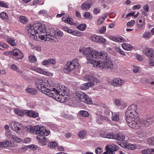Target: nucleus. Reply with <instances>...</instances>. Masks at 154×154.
I'll list each match as a JSON object with an SVG mask.
<instances>
[{
  "instance_id": "1",
  "label": "nucleus",
  "mask_w": 154,
  "mask_h": 154,
  "mask_svg": "<svg viewBox=\"0 0 154 154\" xmlns=\"http://www.w3.org/2000/svg\"><path fill=\"white\" fill-rule=\"evenodd\" d=\"M44 79H38L36 80L35 84L37 87L39 89L40 91L49 97H52L58 102L62 103L64 101V95H65L64 92L63 94L60 93L61 90L60 88H54L52 90H50L45 87Z\"/></svg>"
},
{
  "instance_id": "2",
  "label": "nucleus",
  "mask_w": 154,
  "mask_h": 154,
  "mask_svg": "<svg viewBox=\"0 0 154 154\" xmlns=\"http://www.w3.org/2000/svg\"><path fill=\"white\" fill-rule=\"evenodd\" d=\"M79 52L85 55L87 60L89 61V63L91 64V61L95 60L93 58H96L98 57L100 59L105 60L109 58L107 53L104 51H100V52L96 50H93L90 47L85 48L81 47L79 49Z\"/></svg>"
},
{
  "instance_id": "3",
  "label": "nucleus",
  "mask_w": 154,
  "mask_h": 154,
  "mask_svg": "<svg viewBox=\"0 0 154 154\" xmlns=\"http://www.w3.org/2000/svg\"><path fill=\"white\" fill-rule=\"evenodd\" d=\"M49 30L50 32H47L46 30L45 32V34L44 35H38V38L45 41H49L52 39L53 34L54 35L59 37H61L63 35V32L57 28H51Z\"/></svg>"
},
{
  "instance_id": "4",
  "label": "nucleus",
  "mask_w": 154,
  "mask_h": 154,
  "mask_svg": "<svg viewBox=\"0 0 154 154\" xmlns=\"http://www.w3.org/2000/svg\"><path fill=\"white\" fill-rule=\"evenodd\" d=\"M28 32L32 35H35L37 36V34L41 32L45 34L46 27L44 25H42L40 23H36L32 25H30L28 27Z\"/></svg>"
},
{
  "instance_id": "5",
  "label": "nucleus",
  "mask_w": 154,
  "mask_h": 154,
  "mask_svg": "<svg viewBox=\"0 0 154 154\" xmlns=\"http://www.w3.org/2000/svg\"><path fill=\"white\" fill-rule=\"evenodd\" d=\"M91 62L93 66L101 69H112L113 67L112 62L109 58L104 61L92 60Z\"/></svg>"
},
{
  "instance_id": "6",
  "label": "nucleus",
  "mask_w": 154,
  "mask_h": 154,
  "mask_svg": "<svg viewBox=\"0 0 154 154\" xmlns=\"http://www.w3.org/2000/svg\"><path fill=\"white\" fill-rule=\"evenodd\" d=\"M27 130L29 132L35 134L47 135L50 133V131L46 129L45 127H41L38 125L30 127Z\"/></svg>"
},
{
  "instance_id": "7",
  "label": "nucleus",
  "mask_w": 154,
  "mask_h": 154,
  "mask_svg": "<svg viewBox=\"0 0 154 154\" xmlns=\"http://www.w3.org/2000/svg\"><path fill=\"white\" fill-rule=\"evenodd\" d=\"M79 65L78 59H74L72 61L67 62V64L65 65L63 71L66 74H68L70 72L77 68Z\"/></svg>"
},
{
  "instance_id": "8",
  "label": "nucleus",
  "mask_w": 154,
  "mask_h": 154,
  "mask_svg": "<svg viewBox=\"0 0 154 154\" xmlns=\"http://www.w3.org/2000/svg\"><path fill=\"white\" fill-rule=\"evenodd\" d=\"M126 119L128 125L131 128L135 129L141 128V126L143 125L140 123L141 119L137 117L134 118H127Z\"/></svg>"
},
{
  "instance_id": "9",
  "label": "nucleus",
  "mask_w": 154,
  "mask_h": 154,
  "mask_svg": "<svg viewBox=\"0 0 154 154\" xmlns=\"http://www.w3.org/2000/svg\"><path fill=\"white\" fill-rule=\"evenodd\" d=\"M9 125L11 129L18 134L22 135L23 134V131L21 130L22 125L20 123L12 121L9 122Z\"/></svg>"
},
{
  "instance_id": "10",
  "label": "nucleus",
  "mask_w": 154,
  "mask_h": 154,
  "mask_svg": "<svg viewBox=\"0 0 154 154\" xmlns=\"http://www.w3.org/2000/svg\"><path fill=\"white\" fill-rule=\"evenodd\" d=\"M76 95L77 97L82 102L88 104L92 103V102L91 99L83 92L77 91L76 92Z\"/></svg>"
},
{
  "instance_id": "11",
  "label": "nucleus",
  "mask_w": 154,
  "mask_h": 154,
  "mask_svg": "<svg viewBox=\"0 0 154 154\" xmlns=\"http://www.w3.org/2000/svg\"><path fill=\"white\" fill-rule=\"evenodd\" d=\"M102 137L109 139L118 140L120 141H125V137L124 135L121 134H115L114 133H105L103 134Z\"/></svg>"
},
{
  "instance_id": "12",
  "label": "nucleus",
  "mask_w": 154,
  "mask_h": 154,
  "mask_svg": "<svg viewBox=\"0 0 154 154\" xmlns=\"http://www.w3.org/2000/svg\"><path fill=\"white\" fill-rule=\"evenodd\" d=\"M119 148L118 146L114 144H109L105 147V152H103L104 154H114V152L118 150Z\"/></svg>"
},
{
  "instance_id": "13",
  "label": "nucleus",
  "mask_w": 154,
  "mask_h": 154,
  "mask_svg": "<svg viewBox=\"0 0 154 154\" xmlns=\"http://www.w3.org/2000/svg\"><path fill=\"white\" fill-rule=\"evenodd\" d=\"M10 52L11 55L14 58H15L17 60L22 59L23 57V53L19 49H14Z\"/></svg>"
},
{
  "instance_id": "14",
  "label": "nucleus",
  "mask_w": 154,
  "mask_h": 154,
  "mask_svg": "<svg viewBox=\"0 0 154 154\" xmlns=\"http://www.w3.org/2000/svg\"><path fill=\"white\" fill-rule=\"evenodd\" d=\"M154 118H153L146 119L144 120L141 119L140 123L143 125L141 126V129L143 128L144 126L148 127L152 125L154 123Z\"/></svg>"
},
{
  "instance_id": "15",
  "label": "nucleus",
  "mask_w": 154,
  "mask_h": 154,
  "mask_svg": "<svg viewBox=\"0 0 154 154\" xmlns=\"http://www.w3.org/2000/svg\"><path fill=\"white\" fill-rule=\"evenodd\" d=\"M110 84L114 87H119L123 85L125 82L124 80L119 78L114 79L110 81Z\"/></svg>"
},
{
  "instance_id": "16",
  "label": "nucleus",
  "mask_w": 154,
  "mask_h": 154,
  "mask_svg": "<svg viewBox=\"0 0 154 154\" xmlns=\"http://www.w3.org/2000/svg\"><path fill=\"white\" fill-rule=\"evenodd\" d=\"M143 52L148 57L149 59L154 57V50L151 48H145L143 50Z\"/></svg>"
},
{
  "instance_id": "17",
  "label": "nucleus",
  "mask_w": 154,
  "mask_h": 154,
  "mask_svg": "<svg viewBox=\"0 0 154 154\" xmlns=\"http://www.w3.org/2000/svg\"><path fill=\"white\" fill-rule=\"evenodd\" d=\"M90 39L94 42L102 43L105 42L106 40L105 38L95 35L91 36Z\"/></svg>"
},
{
  "instance_id": "18",
  "label": "nucleus",
  "mask_w": 154,
  "mask_h": 154,
  "mask_svg": "<svg viewBox=\"0 0 154 154\" xmlns=\"http://www.w3.org/2000/svg\"><path fill=\"white\" fill-rule=\"evenodd\" d=\"M47 135H38L37 137V139L39 141V143L42 146H44L46 145L48 141L45 137Z\"/></svg>"
},
{
  "instance_id": "19",
  "label": "nucleus",
  "mask_w": 154,
  "mask_h": 154,
  "mask_svg": "<svg viewBox=\"0 0 154 154\" xmlns=\"http://www.w3.org/2000/svg\"><path fill=\"white\" fill-rule=\"evenodd\" d=\"M84 79L85 81H93L97 83L99 82H100L98 79L95 78L93 75L90 74L85 75L84 76Z\"/></svg>"
},
{
  "instance_id": "20",
  "label": "nucleus",
  "mask_w": 154,
  "mask_h": 154,
  "mask_svg": "<svg viewBox=\"0 0 154 154\" xmlns=\"http://www.w3.org/2000/svg\"><path fill=\"white\" fill-rule=\"evenodd\" d=\"M99 112H97V122L100 124L102 123V121L103 120H106L107 121L109 120L108 118L103 116L101 114H100Z\"/></svg>"
},
{
  "instance_id": "21",
  "label": "nucleus",
  "mask_w": 154,
  "mask_h": 154,
  "mask_svg": "<svg viewBox=\"0 0 154 154\" xmlns=\"http://www.w3.org/2000/svg\"><path fill=\"white\" fill-rule=\"evenodd\" d=\"M137 28L141 30H143V26L145 24V20L138 18L137 21Z\"/></svg>"
},
{
  "instance_id": "22",
  "label": "nucleus",
  "mask_w": 154,
  "mask_h": 154,
  "mask_svg": "<svg viewBox=\"0 0 154 154\" xmlns=\"http://www.w3.org/2000/svg\"><path fill=\"white\" fill-rule=\"evenodd\" d=\"M137 112H134L127 110L125 113V116L126 119L127 118H134L137 116Z\"/></svg>"
},
{
  "instance_id": "23",
  "label": "nucleus",
  "mask_w": 154,
  "mask_h": 154,
  "mask_svg": "<svg viewBox=\"0 0 154 154\" xmlns=\"http://www.w3.org/2000/svg\"><path fill=\"white\" fill-rule=\"evenodd\" d=\"M94 84L93 82H88L80 86L81 90H86L88 89L90 87L94 86Z\"/></svg>"
},
{
  "instance_id": "24",
  "label": "nucleus",
  "mask_w": 154,
  "mask_h": 154,
  "mask_svg": "<svg viewBox=\"0 0 154 154\" xmlns=\"http://www.w3.org/2000/svg\"><path fill=\"white\" fill-rule=\"evenodd\" d=\"M91 6V5L89 2L86 1L82 4L81 8L82 10L87 11L90 8Z\"/></svg>"
},
{
  "instance_id": "25",
  "label": "nucleus",
  "mask_w": 154,
  "mask_h": 154,
  "mask_svg": "<svg viewBox=\"0 0 154 154\" xmlns=\"http://www.w3.org/2000/svg\"><path fill=\"white\" fill-rule=\"evenodd\" d=\"M122 48L125 50L127 51L132 50L133 48V46L131 45L126 43H124L122 45Z\"/></svg>"
},
{
  "instance_id": "26",
  "label": "nucleus",
  "mask_w": 154,
  "mask_h": 154,
  "mask_svg": "<svg viewBox=\"0 0 154 154\" xmlns=\"http://www.w3.org/2000/svg\"><path fill=\"white\" fill-rule=\"evenodd\" d=\"M0 146L1 147L12 146V143L7 140H5L0 142Z\"/></svg>"
},
{
  "instance_id": "27",
  "label": "nucleus",
  "mask_w": 154,
  "mask_h": 154,
  "mask_svg": "<svg viewBox=\"0 0 154 154\" xmlns=\"http://www.w3.org/2000/svg\"><path fill=\"white\" fill-rule=\"evenodd\" d=\"M109 39L117 42H123L125 41V39L124 38L121 36L116 38L112 36H111L109 37Z\"/></svg>"
},
{
  "instance_id": "28",
  "label": "nucleus",
  "mask_w": 154,
  "mask_h": 154,
  "mask_svg": "<svg viewBox=\"0 0 154 154\" xmlns=\"http://www.w3.org/2000/svg\"><path fill=\"white\" fill-rule=\"evenodd\" d=\"M6 41L12 46H15L16 45L15 41L13 37H11L9 36L8 38H7Z\"/></svg>"
},
{
  "instance_id": "29",
  "label": "nucleus",
  "mask_w": 154,
  "mask_h": 154,
  "mask_svg": "<svg viewBox=\"0 0 154 154\" xmlns=\"http://www.w3.org/2000/svg\"><path fill=\"white\" fill-rule=\"evenodd\" d=\"M141 152L143 154H154V148H149L143 150Z\"/></svg>"
},
{
  "instance_id": "30",
  "label": "nucleus",
  "mask_w": 154,
  "mask_h": 154,
  "mask_svg": "<svg viewBox=\"0 0 154 154\" xmlns=\"http://www.w3.org/2000/svg\"><path fill=\"white\" fill-rule=\"evenodd\" d=\"M137 105L136 104H133L130 106L127 110L134 112H137Z\"/></svg>"
},
{
  "instance_id": "31",
  "label": "nucleus",
  "mask_w": 154,
  "mask_h": 154,
  "mask_svg": "<svg viewBox=\"0 0 154 154\" xmlns=\"http://www.w3.org/2000/svg\"><path fill=\"white\" fill-rule=\"evenodd\" d=\"M15 113L17 114L20 116H23L24 114L23 111L18 109H16L14 110Z\"/></svg>"
},
{
  "instance_id": "32",
  "label": "nucleus",
  "mask_w": 154,
  "mask_h": 154,
  "mask_svg": "<svg viewBox=\"0 0 154 154\" xmlns=\"http://www.w3.org/2000/svg\"><path fill=\"white\" fill-rule=\"evenodd\" d=\"M112 119L114 122L118 121L119 119V115L116 113H112Z\"/></svg>"
},
{
  "instance_id": "33",
  "label": "nucleus",
  "mask_w": 154,
  "mask_h": 154,
  "mask_svg": "<svg viewBox=\"0 0 154 154\" xmlns=\"http://www.w3.org/2000/svg\"><path fill=\"white\" fill-rule=\"evenodd\" d=\"M71 34L77 36H82L83 35V34L82 32L73 30H72Z\"/></svg>"
},
{
  "instance_id": "34",
  "label": "nucleus",
  "mask_w": 154,
  "mask_h": 154,
  "mask_svg": "<svg viewBox=\"0 0 154 154\" xmlns=\"http://www.w3.org/2000/svg\"><path fill=\"white\" fill-rule=\"evenodd\" d=\"M31 69L42 74L43 70L40 68H37L35 66L32 67L31 68Z\"/></svg>"
},
{
  "instance_id": "35",
  "label": "nucleus",
  "mask_w": 154,
  "mask_h": 154,
  "mask_svg": "<svg viewBox=\"0 0 154 154\" xmlns=\"http://www.w3.org/2000/svg\"><path fill=\"white\" fill-rule=\"evenodd\" d=\"M126 148L130 150H134L136 149L137 146L135 144L129 143V145H126Z\"/></svg>"
},
{
  "instance_id": "36",
  "label": "nucleus",
  "mask_w": 154,
  "mask_h": 154,
  "mask_svg": "<svg viewBox=\"0 0 154 154\" xmlns=\"http://www.w3.org/2000/svg\"><path fill=\"white\" fill-rule=\"evenodd\" d=\"M19 20L20 22L23 24H25L28 22L27 19L24 16H20L19 17Z\"/></svg>"
},
{
  "instance_id": "37",
  "label": "nucleus",
  "mask_w": 154,
  "mask_h": 154,
  "mask_svg": "<svg viewBox=\"0 0 154 154\" xmlns=\"http://www.w3.org/2000/svg\"><path fill=\"white\" fill-rule=\"evenodd\" d=\"M148 143L150 146H154V137H152L147 139Z\"/></svg>"
},
{
  "instance_id": "38",
  "label": "nucleus",
  "mask_w": 154,
  "mask_h": 154,
  "mask_svg": "<svg viewBox=\"0 0 154 154\" xmlns=\"http://www.w3.org/2000/svg\"><path fill=\"white\" fill-rule=\"evenodd\" d=\"M151 36L150 32L148 31L144 32L142 35V37L145 39L149 38Z\"/></svg>"
},
{
  "instance_id": "39",
  "label": "nucleus",
  "mask_w": 154,
  "mask_h": 154,
  "mask_svg": "<svg viewBox=\"0 0 154 154\" xmlns=\"http://www.w3.org/2000/svg\"><path fill=\"white\" fill-rule=\"evenodd\" d=\"M86 26V24H81L79 25L77 28L80 30L83 31L85 29Z\"/></svg>"
},
{
  "instance_id": "40",
  "label": "nucleus",
  "mask_w": 154,
  "mask_h": 154,
  "mask_svg": "<svg viewBox=\"0 0 154 154\" xmlns=\"http://www.w3.org/2000/svg\"><path fill=\"white\" fill-rule=\"evenodd\" d=\"M11 138L14 142L17 143H19L22 141L21 139L15 135H12Z\"/></svg>"
},
{
  "instance_id": "41",
  "label": "nucleus",
  "mask_w": 154,
  "mask_h": 154,
  "mask_svg": "<svg viewBox=\"0 0 154 154\" xmlns=\"http://www.w3.org/2000/svg\"><path fill=\"white\" fill-rule=\"evenodd\" d=\"M87 134L86 131L85 130H82L80 131L79 134L78 136L81 138H83L86 136Z\"/></svg>"
},
{
  "instance_id": "42",
  "label": "nucleus",
  "mask_w": 154,
  "mask_h": 154,
  "mask_svg": "<svg viewBox=\"0 0 154 154\" xmlns=\"http://www.w3.org/2000/svg\"><path fill=\"white\" fill-rule=\"evenodd\" d=\"M38 14L41 15L46 16L48 14V12L46 10L42 9L39 11Z\"/></svg>"
},
{
  "instance_id": "43",
  "label": "nucleus",
  "mask_w": 154,
  "mask_h": 154,
  "mask_svg": "<svg viewBox=\"0 0 154 154\" xmlns=\"http://www.w3.org/2000/svg\"><path fill=\"white\" fill-rule=\"evenodd\" d=\"M26 91L29 93H31L33 95H35L37 93V91L31 88H28L26 89Z\"/></svg>"
},
{
  "instance_id": "44",
  "label": "nucleus",
  "mask_w": 154,
  "mask_h": 154,
  "mask_svg": "<svg viewBox=\"0 0 154 154\" xmlns=\"http://www.w3.org/2000/svg\"><path fill=\"white\" fill-rule=\"evenodd\" d=\"M58 145V143L56 142H51L48 144V146L51 148H54Z\"/></svg>"
},
{
  "instance_id": "45",
  "label": "nucleus",
  "mask_w": 154,
  "mask_h": 154,
  "mask_svg": "<svg viewBox=\"0 0 154 154\" xmlns=\"http://www.w3.org/2000/svg\"><path fill=\"white\" fill-rule=\"evenodd\" d=\"M80 116L85 117H87L89 116V114L87 111L82 110L80 112Z\"/></svg>"
},
{
  "instance_id": "46",
  "label": "nucleus",
  "mask_w": 154,
  "mask_h": 154,
  "mask_svg": "<svg viewBox=\"0 0 154 154\" xmlns=\"http://www.w3.org/2000/svg\"><path fill=\"white\" fill-rule=\"evenodd\" d=\"M8 4V3L5 2H4L2 1H0V6L5 8H9Z\"/></svg>"
},
{
  "instance_id": "47",
  "label": "nucleus",
  "mask_w": 154,
  "mask_h": 154,
  "mask_svg": "<svg viewBox=\"0 0 154 154\" xmlns=\"http://www.w3.org/2000/svg\"><path fill=\"white\" fill-rule=\"evenodd\" d=\"M42 74H43L45 75L50 76H52L53 75V74L52 73H51L45 69L43 70Z\"/></svg>"
},
{
  "instance_id": "48",
  "label": "nucleus",
  "mask_w": 154,
  "mask_h": 154,
  "mask_svg": "<svg viewBox=\"0 0 154 154\" xmlns=\"http://www.w3.org/2000/svg\"><path fill=\"white\" fill-rule=\"evenodd\" d=\"M69 16L68 17H66V18L64 17H63L62 18V20L66 22H67L70 24H72V21L71 19L70 18H69Z\"/></svg>"
},
{
  "instance_id": "49",
  "label": "nucleus",
  "mask_w": 154,
  "mask_h": 154,
  "mask_svg": "<svg viewBox=\"0 0 154 154\" xmlns=\"http://www.w3.org/2000/svg\"><path fill=\"white\" fill-rule=\"evenodd\" d=\"M153 66H154V60L151 58L149 59L148 61V67L151 68Z\"/></svg>"
},
{
  "instance_id": "50",
  "label": "nucleus",
  "mask_w": 154,
  "mask_h": 154,
  "mask_svg": "<svg viewBox=\"0 0 154 154\" xmlns=\"http://www.w3.org/2000/svg\"><path fill=\"white\" fill-rule=\"evenodd\" d=\"M51 81L50 79H44V83L45 84V86H51Z\"/></svg>"
},
{
  "instance_id": "51",
  "label": "nucleus",
  "mask_w": 154,
  "mask_h": 154,
  "mask_svg": "<svg viewBox=\"0 0 154 154\" xmlns=\"http://www.w3.org/2000/svg\"><path fill=\"white\" fill-rule=\"evenodd\" d=\"M62 29H63L65 32H66L68 33H70L71 34H72V31L73 29H71L69 28L66 26L63 27Z\"/></svg>"
},
{
  "instance_id": "52",
  "label": "nucleus",
  "mask_w": 154,
  "mask_h": 154,
  "mask_svg": "<svg viewBox=\"0 0 154 154\" xmlns=\"http://www.w3.org/2000/svg\"><path fill=\"white\" fill-rule=\"evenodd\" d=\"M29 59L31 62H35L36 61V57L34 55H31L29 57Z\"/></svg>"
},
{
  "instance_id": "53",
  "label": "nucleus",
  "mask_w": 154,
  "mask_h": 154,
  "mask_svg": "<svg viewBox=\"0 0 154 154\" xmlns=\"http://www.w3.org/2000/svg\"><path fill=\"white\" fill-rule=\"evenodd\" d=\"M1 17L3 19H7L8 18V16L6 13L5 12H2L0 14Z\"/></svg>"
},
{
  "instance_id": "54",
  "label": "nucleus",
  "mask_w": 154,
  "mask_h": 154,
  "mask_svg": "<svg viewBox=\"0 0 154 154\" xmlns=\"http://www.w3.org/2000/svg\"><path fill=\"white\" fill-rule=\"evenodd\" d=\"M106 27L105 26L100 27L99 29V32L100 34L104 33L106 31Z\"/></svg>"
},
{
  "instance_id": "55",
  "label": "nucleus",
  "mask_w": 154,
  "mask_h": 154,
  "mask_svg": "<svg viewBox=\"0 0 154 154\" xmlns=\"http://www.w3.org/2000/svg\"><path fill=\"white\" fill-rule=\"evenodd\" d=\"M105 20V18H103V17H100L97 20V25H100Z\"/></svg>"
},
{
  "instance_id": "56",
  "label": "nucleus",
  "mask_w": 154,
  "mask_h": 154,
  "mask_svg": "<svg viewBox=\"0 0 154 154\" xmlns=\"http://www.w3.org/2000/svg\"><path fill=\"white\" fill-rule=\"evenodd\" d=\"M103 151V149L101 147H98L95 149V152L97 154H100Z\"/></svg>"
},
{
  "instance_id": "57",
  "label": "nucleus",
  "mask_w": 154,
  "mask_h": 154,
  "mask_svg": "<svg viewBox=\"0 0 154 154\" xmlns=\"http://www.w3.org/2000/svg\"><path fill=\"white\" fill-rule=\"evenodd\" d=\"M122 143L120 145L123 147L126 148V145H129V143H128L127 141L125 140V141H122Z\"/></svg>"
},
{
  "instance_id": "58",
  "label": "nucleus",
  "mask_w": 154,
  "mask_h": 154,
  "mask_svg": "<svg viewBox=\"0 0 154 154\" xmlns=\"http://www.w3.org/2000/svg\"><path fill=\"white\" fill-rule=\"evenodd\" d=\"M23 141L24 143H27L31 142V140L29 137H26L23 140Z\"/></svg>"
},
{
  "instance_id": "59",
  "label": "nucleus",
  "mask_w": 154,
  "mask_h": 154,
  "mask_svg": "<svg viewBox=\"0 0 154 154\" xmlns=\"http://www.w3.org/2000/svg\"><path fill=\"white\" fill-rule=\"evenodd\" d=\"M115 104L117 106H119L121 105V102L120 100L118 99H116L114 101Z\"/></svg>"
},
{
  "instance_id": "60",
  "label": "nucleus",
  "mask_w": 154,
  "mask_h": 154,
  "mask_svg": "<svg viewBox=\"0 0 154 154\" xmlns=\"http://www.w3.org/2000/svg\"><path fill=\"white\" fill-rule=\"evenodd\" d=\"M49 64H55L56 63L55 60L53 59H49L48 60Z\"/></svg>"
},
{
  "instance_id": "61",
  "label": "nucleus",
  "mask_w": 154,
  "mask_h": 154,
  "mask_svg": "<svg viewBox=\"0 0 154 154\" xmlns=\"http://www.w3.org/2000/svg\"><path fill=\"white\" fill-rule=\"evenodd\" d=\"M135 21L134 20H132L128 22L127 23L128 26H133L135 24Z\"/></svg>"
},
{
  "instance_id": "62",
  "label": "nucleus",
  "mask_w": 154,
  "mask_h": 154,
  "mask_svg": "<svg viewBox=\"0 0 154 154\" xmlns=\"http://www.w3.org/2000/svg\"><path fill=\"white\" fill-rule=\"evenodd\" d=\"M9 36L4 34L2 33L0 34V38L7 40V38H8Z\"/></svg>"
},
{
  "instance_id": "63",
  "label": "nucleus",
  "mask_w": 154,
  "mask_h": 154,
  "mask_svg": "<svg viewBox=\"0 0 154 154\" xmlns=\"http://www.w3.org/2000/svg\"><path fill=\"white\" fill-rule=\"evenodd\" d=\"M133 68V71L134 72L137 73L138 72L139 70V68L138 67L136 66H134Z\"/></svg>"
},
{
  "instance_id": "64",
  "label": "nucleus",
  "mask_w": 154,
  "mask_h": 154,
  "mask_svg": "<svg viewBox=\"0 0 154 154\" xmlns=\"http://www.w3.org/2000/svg\"><path fill=\"white\" fill-rule=\"evenodd\" d=\"M33 111L32 110H29L27 112H26V113L27 114V115L30 117H32V114H33Z\"/></svg>"
}]
</instances>
